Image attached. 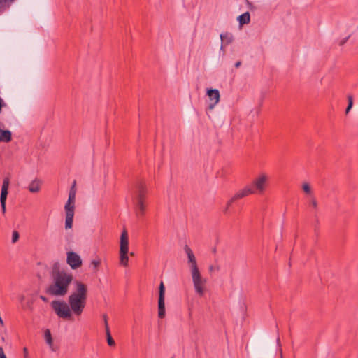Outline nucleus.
<instances>
[{
	"instance_id": "f257e3e1",
	"label": "nucleus",
	"mask_w": 358,
	"mask_h": 358,
	"mask_svg": "<svg viewBox=\"0 0 358 358\" xmlns=\"http://www.w3.org/2000/svg\"><path fill=\"white\" fill-rule=\"evenodd\" d=\"M73 275L64 271H53L52 283L47 288L46 292L53 296H64L68 292Z\"/></svg>"
},
{
	"instance_id": "f03ea898",
	"label": "nucleus",
	"mask_w": 358,
	"mask_h": 358,
	"mask_svg": "<svg viewBox=\"0 0 358 358\" xmlns=\"http://www.w3.org/2000/svg\"><path fill=\"white\" fill-rule=\"evenodd\" d=\"M76 292H73L68 299L71 310L76 315L82 314L87 298V287L80 281L76 282Z\"/></svg>"
},
{
	"instance_id": "7ed1b4c3",
	"label": "nucleus",
	"mask_w": 358,
	"mask_h": 358,
	"mask_svg": "<svg viewBox=\"0 0 358 358\" xmlns=\"http://www.w3.org/2000/svg\"><path fill=\"white\" fill-rule=\"evenodd\" d=\"M184 250L187 255L188 262L190 264L191 275L195 291L200 296H203L205 292L204 287L206 280L203 278L200 273L195 256L191 248L185 245Z\"/></svg>"
},
{
	"instance_id": "20e7f679",
	"label": "nucleus",
	"mask_w": 358,
	"mask_h": 358,
	"mask_svg": "<svg viewBox=\"0 0 358 358\" xmlns=\"http://www.w3.org/2000/svg\"><path fill=\"white\" fill-rule=\"evenodd\" d=\"M147 194V187L145 181L139 180L135 185L134 205L137 217H143L145 215V206L144 200Z\"/></svg>"
},
{
	"instance_id": "39448f33",
	"label": "nucleus",
	"mask_w": 358,
	"mask_h": 358,
	"mask_svg": "<svg viewBox=\"0 0 358 358\" xmlns=\"http://www.w3.org/2000/svg\"><path fill=\"white\" fill-rule=\"evenodd\" d=\"M129 238L126 229H124L120 236V264L123 266H127L129 264Z\"/></svg>"
},
{
	"instance_id": "423d86ee",
	"label": "nucleus",
	"mask_w": 358,
	"mask_h": 358,
	"mask_svg": "<svg viewBox=\"0 0 358 358\" xmlns=\"http://www.w3.org/2000/svg\"><path fill=\"white\" fill-rule=\"evenodd\" d=\"M51 307L59 317L62 319H71L72 317L71 307L64 301H52Z\"/></svg>"
},
{
	"instance_id": "0eeeda50",
	"label": "nucleus",
	"mask_w": 358,
	"mask_h": 358,
	"mask_svg": "<svg viewBox=\"0 0 358 358\" xmlns=\"http://www.w3.org/2000/svg\"><path fill=\"white\" fill-rule=\"evenodd\" d=\"M253 191L250 187H244L243 189L239 190L227 202L226 204V206L224 209L223 210V213L224 215H227L229 212V209L231 206L233 205V203L238 200L241 199L248 195H249L250 193L252 192Z\"/></svg>"
},
{
	"instance_id": "6e6552de",
	"label": "nucleus",
	"mask_w": 358,
	"mask_h": 358,
	"mask_svg": "<svg viewBox=\"0 0 358 358\" xmlns=\"http://www.w3.org/2000/svg\"><path fill=\"white\" fill-rule=\"evenodd\" d=\"M267 179V176L265 174H262L255 179L252 184L245 186V187H250L253 191L249 194H255L256 192L262 193L265 189Z\"/></svg>"
},
{
	"instance_id": "1a4fd4ad",
	"label": "nucleus",
	"mask_w": 358,
	"mask_h": 358,
	"mask_svg": "<svg viewBox=\"0 0 358 358\" xmlns=\"http://www.w3.org/2000/svg\"><path fill=\"white\" fill-rule=\"evenodd\" d=\"M165 286L163 282H161L159 287L158 299V317L163 319L166 315L165 311Z\"/></svg>"
},
{
	"instance_id": "9d476101",
	"label": "nucleus",
	"mask_w": 358,
	"mask_h": 358,
	"mask_svg": "<svg viewBox=\"0 0 358 358\" xmlns=\"http://www.w3.org/2000/svg\"><path fill=\"white\" fill-rule=\"evenodd\" d=\"M66 262L72 269H77L82 265V259L80 257L76 252L73 251L67 252Z\"/></svg>"
},
{
	"instance_id": "9b49d317",
	"label": "nucleus",
	"mask_w": 358,
	"mask_h": 358,
	"mask_svg": "<svg viewBox=\"0 0 358 358\" xmlns=\"http://www.w3.org/2000/svg\"><path fill=\"white\" fill-rule=\"evenodd\" d=\"M206 94L208 96L209 99L212 101L208 106V109L213 110L215 106L220 101V92L217 89H208L207 90Z\"/></svg>"
},
{
	"instance_id": "f8f14e48",
	"label": "nucleus",
	"mask_w": 358,
	"mask_h": 358,
	"mask_svg": "<svg viewBox=\"0 0 358 358\" xmlns=\"http://www.w3.org/2000/svg\"><path fill=\"white\" fill-rule=\"evenodd\" d=\"M10 184V179L8 177H6L3 180V184L1 187V192L0 196V202L5 201L6 202V199L8 196V189Z\"/></svg>"
},
{
	"instance_id": "ddd939ff",
	"label": "nucleus",
	"mask_w": 358,
	"mask_h": 358,
	"mask_svg": "<svg viewBox=\"0 0 358 358\" xmlns=\"http://www.w3.org/2000/svg\"><path fill=\"white\" fill-rule=\"evenodd\" d=\"M220 36L222 41L220 50H222L224 46L231 43L234 41V36L232 34L229 32L222 33Z\"/></svg>"
},
{
	"instance_id": "4468645a",
	"label": "nucleus",
	"mask_w": 358,
	"mask_h": 358,
	"mask_svg": "<svg viewBox=\"0 0 358 358\" xmlns=\"http://www.w3.org/2000/svg\"><path fill=\"white\" fill-rule=\"evenodd\" d=\"M12 140V133L8 129H2L0 128V141L8 143Z\"/></svg>"
},
{
	"instance_id": "2eb2a0df",
	"label": "nucleus",
	"mask_w": 358,
	"mask_h": 358,
	"mask_svg": "<svg viewBox=\"0 0 358 358\" xmlns=\"http://www.w3.org/2000/svg\"><path fill=\"white\" fill-rule=\"evenodd\" d=\"M41 181L36 178L29 185V190L32 193L38 192L41 189Z\"/></svg>"
},
{
	"instance_id": "dca6fc26",
	"label": "nucleus",
	"mask_w": 358,
	"mask_h": 358,
	"mask_svg": "<svg viewBox=\"0 0 358 358\" xmlns=\"http://www.w3.org/2000/svg\"><path fill=\"white\" fill-rule=\"evenodd\" d=\"M237 20L241 25L248 24L250 21V15L249 12H245L239 15Z\"/></svg>"
},
{
	"instance_id": "f3484780",
	"label": "nucleus",
	"mask_w": 358,
	"mask_h": 358,
	"mask_svg": "<svg viewBox=\"0 0 358 358\" xmlns=\"http://www.w3.org/2000/svg\"><path fill=\"white\" fill-rule=\"evenodd\" d=\"M76 181H73V185L71 187V189L69 193V198L67 202L69 203H75L76 200Z\"/></svg>"
},
{
	"instance_id": "a211bd4d",
	"label": "nucleus",
	"mask_w": 358,
	"mask_h": 358,
	"mask_svg": "<svg viewBox=\"0 0 358 358\" xmlns=\"http://www.w3.org/2000/svg\"><path fill=\"white\" fill-rule=\"evenodd\" d=\"M74 214H66L65 229H71Z\"/></svg>"
},
{
	"instance_id": "6ab92c4d",
	"label": "nucleus",
	"mask_w": 358,
	"mask_h": 358,
	"mask_svg": "<svg viewBox=\"0 0 358 358\" xmlns=\"http://www.w3.org/2000/svg\"><path fill=\"white\" fill-rule=\"evenodd\" d=\"M15 0H0V13L3 12Z\"/></svg>"
},
{
	"instance_id": "aec40b11",
	"label": "nucleus",
	"mask_w": 358,
	"mask_h": 358,
	"mask_svg": "<svg viewBox=\"0 0 358 358\" xmlns=\"http://www.w3.org/2000/svg\"><path fill=\"white\" fill-rule=\"evenodd\" d=\"M64 209L66 214H74L75 203L66 202Z\"/></svg>"
},
{
	"instance_id": "412c9836",
	"label": "nucleus",
	"mask_w": 358,
	"mask_h": 358,
	"mask_svg": "<svg viewBox=\"0 0 358 358\" xmlns=\"http://www.w3.org/2000/svg\"><path fill=\"white\" fill-rule=\"evenodd\" d=\"M45 339L46 341V343L51 348L52 346V338L49 329H46L45 331Z\"/></svg>"
},
{
	"instance_id": "4be33fe9",
	"label": "nucleus",
	"mask_w": 358,
	"mask_h": 358,
	"mask_svg": "<svg viewBox=\"0 0 358 358\" xmlns=\"http://www.w3.org/2000/svg\"><path fill=\"white\" fill-rule=\"evenodd\" d=\"M90 264L93 266L94 272H96L101 264V259L99 258L93 259L92 260Z\"/></svg>"
},
{
	"instance_id": "5701e85b",
	"label": "nucleus",
	"mask_w": 358,
	"mask_h": 358,
	"mask_svg": "<svg viewBox=\"0 0 358 358\" xmlns=\"http://www.w3.org/2000/svg\"><path fill=\"white\" fill-rule=\"evenodd\" d=\"M107 343L109 346H114L115 345V341L112 338L110 330L106 331Z\"/></svg>"
},
{
	"instance_id": "b1692460",
	"label": "nucleus",
	"mask_w": 358,
	"mask_h": 358,
	"mask_svg": "<svg viewBox=\"0 0 358 358\" xmlns=\"http://www.w3.org/2000/svg\"><path fill=\"white\" fill-rule=\"evenodd\" d=\"M348 106L346 108V110H345V113L348 114L350 110H351V108H352V106H353V96L352 95H350L349 94L348 96Z\"/></svg>"
},
{
	"instance_id": "393cba45",
	"label": "nucleus",
	"mask_w": 358,
	"mask_h": 358,
	"mask_svg": "<svg viewBox=\"0 0 358 358\" xmlns=\"http://www.w3.org/2000/svg\"><path fill=\"white\" fill-rule=\"evenodd\" d=\"M302 189L306 194L311 193V188L308 183H303L302 185Z\"/></svg>"
},
{
	"instance_id": "a878e982",
	"label": "nucleus",
	"mask_w": 358,
	"mask_h": 358,
	"mask_svg": "<svg viewBox=\"0 0 358 358\" xmlns=\"http://www.w3.org/2000/svg\"><path fill=\"white\" fill-rule=\"evenodd\" d=\"M20 237L19 233L17 231H14L12 234V242L15 243L18 241Z\"/></svg>"
},
{
	"instance_id": "bb28decb",
	"label": "nucleus",
	"mask_w": 358,
	"mask_h": 358,
	"mask_svg": "<svg viewBox=\"0 0 358 358\" xmlns=\"http://www.w3.org/2000/svg\"><path fill=\"white\" fill-rule=\"evenodd\" d=\"M103 319L104 321V326L106 331L110 330L108 323V317L106 314L103 315Z\"/></svg>"
},
{
	"instance_id": "cd10ccee",
	"label": "nucleus",
	"mask_w": 358,
	"mask_h": 358,
	"mask_svg": "<svg viewBox=\"0 0 358 358\" xmlns=\"http://www.w3.org/2000/svg\"><path fill=\"white\" fill-rule=\"evenodd\" d=\"M6 106H7L6 103L3 100V99L0 96V114L2 113L3 108L6 107Z\"/></svg>"
},
{
	"instance_id": "c85d7f7f",
	"label": "nucleus",
	"mask_w": 358,
	"mask_h": 358,
	"mask_svg": "<svg viewBox=\"0 0 358 358\" xmlns=\"http://www.w3.org/2000/svg\"><path fill=\"white\" fill-rule=\"evenodd\" d=\"M310 205L314 208H317V202L316 201V199L314 198V197H312L310 201Z\"/></svg>"
},
{
	"instance_id": "c756f323",
	"label": "nucleus",
	"mask_w": 358,
	"mask_h": 358,
	"mask_svg": "<svg viewBox=\"0 0 358 358\" xmlns=\"http://www.w3.org/2000/svg\"><path fill=\"white\" fill-rule=\"evenodd\" d=\"M220 268L219 266H214L213 265L209 266V271L213 272L214 271H219Z\"/></svg>"
},
{
	"instance_id": "7c9ffc66",
	"label": "nucleus",
	"mask_w": 358,
	"mask_h": 358,
	"mask_svg": "<svg viewBox=\"0 0 358 358\" xmlns=\"http://www.w3.org/2000/svg\"><path fill=\"white\" fill-rule=\"evenodd\" d=\"M1 203V210H2V213L3 214H5L6 213V202L5 201H3V202H0Z\"/></svg>"
},
{
	"instance_id": "2f4dec72",
	"label": "nucleus",
	"mask_w": 358,
	"mask_h": 358,
	"mask_svg": "<svg viewBox=\"0 0 358 358\" xmlns=\"http://www.w3.org/2000/svg\"><path fill=\"white\" fill-rule=\"evenodd\" d=\"M350 38V36H348V37L342 39L340 43H339V45H343L348 40V38Z\"/></svg>"
},
{
	"instance_id": "473e14b6",
	"label": "nucleus",
	"mask_w": 358,
	"mask_h": 358,
	"mask_svg": "<svg viewBox=\"0 0 358 358\" xmlns=\"http://www.w3.org/2000/svg\"><path fill=\"white\" fill-rule=\"evenodd\" d=\"M24 357V358H29L28 357V350L26 347L23 348Z\"/></svg>"
},
{
	"instance_id": "72a5a7b5",
	"label": "nucleus",
	"mask_w": 358,
	"mask_h": 358,
	"mask_svg": "<svg viewBox=\"0 0 358 358\" xmlns=\"http://www.w3.org/2000/svg\"><path fill=\"white\" fill-rule=\"evenodd\" d=\"M0 358H7L4 354L3 348L0 349Z\"/></svg>"
},
{
	"instance_id": "f704fd0d",
	"label": "nucleus",
	"mask_w": 358,
	"mask_h": 358,
	"mask_svg": "<svg viewBox=\"0 0 358 358\" xmlns=\"http://www.w3.org/2000/svg\"><path fill=\"white\" fill-rule=\"evenodd\" d=\"M40 299L44 301V302H48V299L43 295H41L40 296Z\"/></svg>"
},
{
	"instance_id": "c9c22d12",
	"label": "nucleus",
	"mask_w": 358,
	"mask_h": 358,
	"mask_svg": "<svg viewBox=\"0 0 358 358\" xmlns=\"http://www.w3.org/2000/svg\"><path fill=\"white\" fill-rule=\"evenodd\" d=\"M241 61H238L235 63L234 66L236 68H238L239 66H241Z\"/></svg>"
},
{
	"instance_id": "e433bc0d",
	"label": "nucleus",
	"mask_w": 358,
	"mask_h": 358,
	"mask_svg": "<svg viewBox=\"0 0 358 358\" xmlns=\"http://www.w3.org/2000/svg\"><path fill=\"white\" fill-rule=\"evenodd\" d=\"M277 342H278V343H280V338H279L277 339Z\"/></svg>"
},
{
	"instance_id": "4c0bfd02",
	"label": "nucleus",
	"mask_w": 358,
	"mask_h": 358,
	"mask_svg": "<svg viewBox=\"0 0 358 358\" xmlns=\"http://www.w3.org/2000/svg\"><path fill=\"white\" fill-rule=\"evenodd\" d=\"M134 255V254L133 252H131V253H130V255H131V256H133Z\"/></svg>"
},
{
	"instance_id": "58836bf2",
	"label": "nucleus",
	"mask_w": 358,
	"mask_h": 358,
	"mask_svg": "<svg viewBox=\"0 0 358 358\" xmlns=\"http://www.w3.org/2000/svg\"><path fill=\"white\" fill-rule=\"evenodd\" d=\"M1 348H1V347H0V349H1Z\"/></svg>"
},
{
	"instance_id": "ea45409f",
	"label": "nucleus",
	"mask_w": 358,
	"mask_h": 358,
	"mask_svg": "<svg viewBox=\"0 0 358 358\" xmlns=\"http://www.w3.org/2000/svg\"><path fill=\"white\" fill-rule=\"evenodd\" d=\"M1 348H1V347H0V349H1Z\"/></svg>"
},
{
	"instance_id": "a19ab883",
	"label": "nucleus",
	"mask_w": 358,
	"mask_h": 358,
	"mask_svg": "<svg viewBox=\"0 0 358 358\" xmlns=\"http://www.w3.org/2000/svg\"><path fill=\"white\" fill-rule=\"evenodd\" d=\"M171 358H174V357H171Z\"/></svg>"
}]
</instances>
